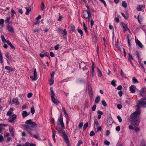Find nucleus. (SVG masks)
Returning a JSON list of instances; mask_svg holds the SVG:
<instances>
[{
  "label": "nucleus",
  "mask_w": 146,
  "mask_h": 146,
  "mask_svg": "<svg viewBox=\"0 0 146 146\" xmlns=\"http://www.w3.org/2000/svg\"><path fill=\"white\" fill-rule=\"evenodd\" d=\"M25 123L26 124L24 125L23 126L28 132L31 136L33 137L38 140H40V137L38 133H36L35 134L33 135L31 131L32 130H34L33 129L36 125V124L35 122L32 121L31 119L26 120Z\"/></svg>",
  "instance_id": "obj_1"
},
{
  "label": "nucleus",
  "mask_w": 146,
  "mask_h": 146,
  "mask_svg": "<svg viewBox=\"0 0 146 146\" xmlns=\"http://www.w3.org/2000/svg\"><path fill=\"white\" fill-rule=\"evenodd\" d=\"M141 106L143 107H146V98H142L140 100L138 101L137 103V109L139 110Z\"/></svg>",
  "instance_id": "obj_2"
},
{
  "label": "nucleus",
  "mask_w": 146,
  "mask_h": 146,
  "mask_svg": "<svg viewBox=\"0 0 146 146\" xmlns=\"http://www.w3.org/2000/svg\"><path fill=\"white\" fill-rule=\"evenodd\" d=\"M58 125H60L61 127H63L64 125L63 121V116L62 113H61L58 118L57 123Z\"/></svg>",
  "instance_id": "obj_3"
},
{
  "label": "nucleus",
  "mask_w": 146,
  "mask_h": 146,
  "mask_svg": "<svg viewBox=\"0 0 146 146\" xmlns=\"http://www.w3.org/2000/svg\"><path fill=\"white\" fill-rule=\"evenodd\" d=\"M17 118V116L15 114H13L12 115L9 116L8 119V121L12 123H14Z\"/></svg>",
  "instance_id": "obj_4"
},
{
  "label": "nucleus",
  "mask_w": 146,
  "mask_h": 146,
  "mask_svg": "<svg viewBox=\"0 0 146 146\" xmlns=\"http://www.w3.org/2000/svg\"><path fill=\"white\" fill-rule=\"evenodd\" d=\"M64 125L63 127H60L59 126L56 127V130L59 132V134L62 136L63 137H64Z\"/></svg>",
  "instance_id": "obj_5"
},
{
  "label": "nucleus",
  "mask_w": 146,
  "mask_h": 146,
  "mask_svg": "<svg viewBox=\"0 0 146 146\" xmlns=\"http://www.w3.org/2000/svg\"><path fill=\"white\" fill-rule=\"evenodd\" d=\"M121 26H122L123 28V30L124 32L127 31H130L129 29L127 27L128 25L127 24L124 23L123 22H121Z\"/></svg>",
  "instance_id": "obj_6"
},
{
  "label": "nucleus",
  "mask_w": 146,
  "mask_h": 146,
  "mask_svg": "<svg viewBox=\"0 0 146 146\" xmlns=\"http://www.w3.org/2000/svg\"><path fill=\"white\" fill-rule=\"evenodd\" d=\"M37 73L36 72V69L35 68L34 69V71L33 73V76H31L30 77V78L33 81H35L37 79Z\"/></svg>",
  "instance_id": "obj_7"
},
{
  "label": "nucleus",
  "mask_w": 146,
  "mask_h": 146,
  "mask_svg": "<svg viewBox=\"0 0 146 146\" xmlns=\"http://www.w3.org/2000/svg\"><path fill=\"white\" fill-rule=\"evenodd\" d=\"M64 141H65L67 146H70V141L68 136L64 132Z\"/></svg>",
  "instance_id": "obj_8"
},
{
  "label": "nucleus",
  "mask_w": 146,
  "mask_h": 146,
  "mask_svg": "<svg viewBox=\"0 0 146 146\" xmlns=\"http://www.w3.org/2000/svg\"><path fill=\"white\" fill-rule=\"evenodd\" d=\"M113 119L112 117H111V116H110V117H109V118H107V125L108 126H110L113 123Z\"/></svg>",
  "instance_id": "obj_9"
},
{
  "label": "nucleus",
  "mask_w": 146,
  "mask_h": 146,
  "mask_svg": "<svg viewBox=\"0 0 146 146\" xmlns=\"http://www.w3.org/2000/svg\"><path fill=\"white\" fill-rule=\"evenodd\" d=\"M136 119H131V124L132 125H138L139 124V121L138 120Z\"/></svg>",
  "instance_id": "obj_10"
},
{
  "label": "nucleus",
  "mask_w": 146,
  "mask_h": 146,
  "mask_svg": "<svg viewBox=\"0 0 146 146\" xmlns=\"http://www.w3.org/2000/svg\"><path fill=\"white\" fill-rule=\"evenodd\" d=\"M64 115L66 119V126H68V122L70 120L69 117L66 111L64 109Z\"/></svg>",
  "instance_id": "obj_11"
},
{
  "label": "nucleus",
  "mask_w": 146,
  "mask_h": 146,
  "mask_svg": "<svg viewBox=\"0 0 146 146\" xmlns=\"http://www.w3.org/2000/svg\"><path fill=\"white\" fill-rule=\"evenodd\" d=\"M128 55L129 56V57L128 58V60L130 64H131V65L133 66V64L132 62L131 61V60H133L134 59L132 55H131L130 53H128Z\"/></svg>",
  "instance_id": "obj_12"
},
{
  "label": "nucleus",
  "mask_w": 146,
  "mask_h": 146,
  "mask_svg": "<svg viewBox=\"0 0 146 146\" xmlns=\"http://www.w3.org/2000/svg\"><path fill=\"white\" fill-rule=\"evenodd\" d=\"M136 87L134 85H131L129 87V90L131 93H134L135 92V89Z\"/></svg>",
  "instance_id": "obj_13"
},
{
  "label": "nucleus",
  "mask_w": 146,
  "mask_h": 146,
  "mask_svg": "<svg viewBox=\"0 0 146 146\" xmlns=\"http://www.w3.org/2000/svg\"><path fill=\"white\" fill-rule=\"evenodd\" d=\"M12 101L13 103L16 105H17L20 104V102L17 98H13L12 100Z\"/></svg>",
  "instance_id": "obj_14"
},
{
  "label": "nucleus",
  "mask_w": 146,
  "mask_h": 146,
  "mask_svg": "<svg viewBox=\"0 0 146 146\" xmlns=\"http://www.w3.org/2000/svg\"><path fill=\"white\" fill-rule=\"evenodd\" d=\"M51 96V98L52 99V102L54 103V104L57 105L58 104V101L55 98L54 96Z\"/></svg>",
  "instance_id": "obj_15"
},
{
  "label": "nucleus",
  "mask_w": 146,
  "mask_h": 146,
  "mask_svg": "<svg viewBox=\"0 0 146 146\" xmlns=\"http://www.w3.org/2000/svg\"><path fill=\"white\" fill-rule=\"evenodd\" d=\"M135 42L138 45L139 47L140 48H142L143 47V45L142 44L141 42L138 39L137 40H135Z\"/></svg>",
  "instance_id": "obj_16"
},
{
  "label": "nucleus",
  "mask_w": 146,
  "mask_h": 146,
  "mask_svg": "<svg viewBox=\"0 0 146 146\" xmlns=\"http://www.w3.org/2000/svg\"><path fill=\"white\" fill-rule=\"evenodd\" d=\"M5 56L6 57V59L7 61V63H9V52H6L5 54Z\"/></svg>",
  "instance_id": "obj_17"
},
{
  "label": "nucleus",
  "mask_w": 146,
  "mask_h": 146,
  "mask_svg": "<svg viewBox=\"0 0 146 146\" xmlns=\"http://www.w3.org/2000/svg\"><path fill=\"white\" fill-rule=\"evenodd\" d=\"M13 110V108H10L9 110L7 111V115L9 116L12 115L11 114H13L12 111Z\"/></svg>",
  "instance_id": "obj_18"
},
{
  "label": "nucleus",
  "mask_w": 146,
  "mask_h": 146,
  "mask_svg": "<svg viewBox=\"0 0 146 146\" xmlns=\"http://www.w3.org/2000/svg\"><path fill=\"white\" fill-rule=\"evenodd\" d=\"M145 88V87L142 88L140 91V95L141 96H143L144 94H146V93L144 90V89Z\"/></svg>",
  "instance_id": "obj_19"
},
{
  "label": "nucleus",
  "mask_w": 146,
  "mask_h": 146,
  "mask_svg": "<svg viewBox=\"0 0 146 146\" xmlns=\"http://www.w3.org/2000/svg\"><path fill=\"white\" fill-rule=\"evenodd\" d=\"M30 113H28L26 111H23L22 115L23 117L24 118L28 115Z\"/></svg>",
  "instance_id": "obj_20"
},
{
  "label": "nucleus",
  "mask_w": 146,
  "mask_h": 146,
  "mask_svg": "<svg viewBox=\"0 0 146 146\" xmlns=\"http://www.w3.org/2000/svg\"><path fill=\"white\" fill-rule=\"evenodd\" d=\"M97 72L98 76L99 77H101L102 75L101 71L98 67H97Z\"/></svg>",
  "instance_id": "obj_21"
},
{
  "label": "nucleus",
  "mask_w": 146,
  "mask_h": 146,
  "mask_svg": "<svg viewBox=\"0 0 146 146\" xmlns=\"http://www.w3.org/2000/svg\"><path fill=\"white\" fill-rule=\"evenodd\" d=\"M7 28L8 30L11 32H13V27L11 26H10L9 25H8L7 26Z\"/></svg>",
  "instance_id": "obj_22"
},
{
  "label": "nucleus",
  "mask_w": 146,
  "mask_h": 146,
  "mask_svg": "<svg viewBox=\"0 0 146 146\" xmlns=\"http://www.w3.org/2000/svg\"><path fill=\"white\" fill-rule=\"evenodd\" d=\"M86 82V80L82 78H80L78 80V82L80 84H84Z\"/></svg>",
  "instance_id": "obj_23"
},
{
  "label": "nucleus",
  "mask_w": 146,
  "mask_h": 146,
  "mask_svg": "<svg viewBox=\"0 0 146 146\" xmlns=\"http://www.w3.org/2000/svg\"><path fill=\"white\" fill-rule=\"evenodd\" d=\"M143 7H144L143 5H138L137 10L138 11H141L143 10L142 8Z\"/></svg>",
  "instance_id": "obj_24"
},
{
  "label": "nucleus",
  "mask_w": 146,
  "mask_h": 146,
  "mask_svg": "<svg viewBox=\"0 0 146 146\" xmlns=\"http://www.w3.org/2000/svg\"><path fill=\"white\" fill-rule=\"evenodd\" d=\"M100 100V97L99 96H98L95 99L94 102L96 104L98 103Z\"/></svg>",
  "instance_id": "obj_25"
},
{
  "label": "nucleus",
  "mask_w": 146,
  "mask_h": 146,
  "mask_svg": "<svg viewBox=\"0 0 146 146\" xmlns=\"http://www.w3.org/2000/svg\"><path fill=\"white\" fill-rule=\"evenodd\" d=\"M94 68H92L90 71L91 73V76L93 77L94 76V74L95 73L94 70Z\"/></svg>",
  "instance_id": "obj_26"
},
{
  "label": "nucleus",
  "mask_w": 146,
  "mask_h": 146,
  "mask_svg": "<svg viewBox=\"0 0 146 146\" xmlns=\"http://www.w3.org/2000/svg\"><path fill=\"white\" fill-rule=\"evenodd\" d=\"M56 134V131L54 130L52 131V137L54 141V143L56 142V140L55 139V134Z\"/></svg>",
  "instance_id": "obj_27"
},
{
  "label": "nucleus",
  "mask_w": 146,
  "mask_h": 146,
  "mask_svg": "<svg viewBox=\"0 0 146 146\" xmlns=\"http://www.w3.org/2000/svg\"><path fill=\"white\" fill-rule=\"evenodd\" d=\"M83 27L84 30L85 31L86 34H88V32L87 30L88 28L86 27L85 24L84 22H83Z\"/></svg>",
  "instance_id": "obj_28"
},
{
  "label": "nucleus",
  "mask_w": 146,
  "mask_h": 146,
  "mask_svg": "<svg viewBox=\"0 0 146 146\" xmlns=\"http://www.w3.org/2000/svg\"><path fill=\"white\" fill-rule=\"evenodd\" d=\"M122 5L124 8H126L127 6V4L126 2L125 1H123L122 2Z\"/></svg>",
  "instance_id": "obj_29"
},
{
  "label": "nucleus",
  "mask_w": 146,
  "mask_h": 146,
  "mask_svg": "<svg viewBox=\"0 0 146 146\" xmlns=\"http://www.w3.org/2000/svg\"><path fill=\"white\" fill-rule=\"evenodd\" d=\"M25 9L26 10L27 12L25 13V14L26 15H28L29 12L31 11V8L30 7H25Z\"/></svg>",
  "instance_id": "obj_30"
},
{
  "label": "nucleus",
  "mask_w": 146,
  "mask_h": 146,
  "mask_svg": "<svg viewBox=\"0 0 146 146\" xmlns=\"http://www.w3.org/2000/svg\"><path fill=\"white\" fill-rule=\"evenodd\" d=\"M137 116V115L135 113L133 114V113L131 115V119H136Z\"/></svg>",
  "instance_id": "obj_31"
},
{
  "label": "nucleus",
  "mask_w": 146,
  "mask_h": 146,
  "mask_svg": "<svg viewBox=\"0 0 146 146\" xmlns=\"http://www.w3.org/2000/svg\"><path fill=\"white\" fill-rule=\"evenodd\" d=\"M86 13H87V14L88 15V16L87 17H86V19H88V21H89L90 18L91 16V12L90 11Z\"/></svg>",
  "instance_id": "obj_32"
},
{
  "label": "nucleus",
  "mask_w": 146,
  "mask_h": 146,
  "mask_svg": "<svg viewBox=\"0 0 146 146\" xmlns=\"http://www.w3.org/2000/svg\"><path fill=\"white\" fill-rule=\"evenodd\" d=\"M5 68L7 70H9V72L13 71V69L11 68L10 67L8 66H5Z\"/></svg>",
  "instance_id": "obj_33"
},
{
  "label": "nucleus",
  "mask_w": 146,
  "mask_h": 146,
  "mask_svg": "<svg viewBox=\"0 0 146 146\" xmlns=\"http://www.w3.org/2000/svg\"><path fill=\"white\" fill-rule=\"evenodd\" d=\"M31 111L32 114H33L35 113V110L34 109V107L33 106H31Z\"/></svg>",
  "instance_id": "obj_34"
},
{
  "label": "nucleus",
  "mask_w": 146,
  "mask_h": 146,
  "mask_svg": "<svg viewBox=\"0 0 146 146\" xmlns=\"http://www.w3.org/2000/svg\"><path fill=\"white\" fill-rule=\"evenodd\" d=\"M0 62L2 65H3V56L2 54L0 55Z\"/></svg>",
  "instance_id": "obj_35"
},
{
  "label": "nucleus",
  "mask_w": 146,
  "mask_h": 146,
  "mask_svg": "<svg viewBox=\"0 0 146 146\" xmlns=\"http://www.w3.org/2000/svg\"><path fill=\"white\" fill-rule=\"evenodd\" d=\"M132 81L134 83H139V82H138L137 79L136 78H135V77H133Z\"/></svg>",
  "instance_id": "obj_36"
},
{
  "label": "nucleus",
  "mask_w": 146,
  "mask_h": 146,
  "mask_svg": "<svg viewBox=\"0 0 146 146\" xmlns=\"http://www.w3.org/2000/svg\"><path fill=\"white\" fill-rule=\"evenodd\" d=\"M70 29H71V31L72 32H75V31H76L75 30V26L74 25H72V26H71Z\"/></svg>",
  "instance_id": "obj_37"
},
{
  "label": "nucleus",
  "mask_w": 146,
  "mask_h": 146,
  "mask_svg": "<svg viewBox=\"0 0 146 146\" xmlns=\"http://www.w3.org/2000/svg\"><path fill=\"white\" fill-rule=\"evenodd\" d=\"M94 128H95V125H96L97 126H98L99 125V123L98 122L97 120L96 119H95L94 120Z\"/></svg>",
  "instance_id": "obj_38"
},
{
  "label": "nucleus",
  "mask_w": 146,
  "mask_h": 146,
  "mask_svg": "<svg viewBox=\"0 0 146 146\" xmlns=\"http://www.w3.org/2000/svg\"><path fill=\"white\" fill-rule=\"evenodd\" d=\"M88 122H86V123H85L84 125L83 126V130H85L88 127Z\"/></svg>",
  "instance_id": "obj_39"
},
{
  "label": "nucleus",
  "mask_w": 146,
  "mask_h": 146,
  "mask_svg": "<svg viewBox=\"0 0 146 146\" xmlns=\"http://www.w3.org/2000/svg\"><path fill=\"white\" fill-rule=\"evenodd\" d=\"M1 39L2 41L4 43L6 42L7 40L5 38V37H4L3 35H1Z\"/></svg>",
  "instance_id": "obj_40"
},
{
  "label": "nucleus",
  "mask_w": 146,
  "mask_h": 146,
  "mask_svg": "<svg viewBox=\"0 0 146 146\" xmlns=\"http://www.w3.org/2000/svg\"><path fill=\"white\" fill-rule=\"evenodd\" d=\"M116 81L115 80H113L111 82V84L113 86H116Z\"/></svg>",
  "instance_id": "obj_41"
},
{
  "label": "nucleus",
  "mask_w": 146,
  "mask_h": 146,
  "mask_svg": "<svg viewBox=\"0 0 146 146\" xmlns=\"http://www.w3.org/2000/svg\"><path fill=\"white\" fill-rule=\"evenodd\" d=\"M101 103L104 107H106L107 106V103L104 100H103L102 101Z\"/></svg>",
  "instance_id": "obj_42"
},
{
  "label": "nucleus",
  "mask_w": 146,
  "mask_h": 146,
  "mask_svg": "<svg viewBox=\"0 0 146 146\" xmlns=\"http://www.w3.org/2000/svg\"><path fill=\"white\" fill-rule=\"evenodd\" d=\"M104 143L105 145L108 146L109 145L110 143V142L109 141H108L107 140H105L104 141Z\"/></svg>",
  "instance_id": "obj_43"
},
{
  "label": "nucleus",
  "mask_w": 146,
  "mask_h": 146,
  "mask_svg": "<svg viewBox=\"0 0 146 146\" xmlns=\"http://www.w3.org/2000/svg\"><path fill=\"white\" fill-rule=\"evenodd\" d=\"M86 6L87 8V10H85L84 11L86 12H90V9L89 6L88 5H87L86 4Z\"/></svg>",
  "instance_id": "obj_44"
},
{
  "label": "nucleus",
  "mask_w": 146,
  "mask_h": 146,
  "mask_svg": "<svg viewBox=\"0 0 146 146\" xmlns=\"http://www.w3.org/2000/svg\"><path fill=\"white\" fill-rule=\"evenodd\" d=\"M78 32L80 34L81 36H82L83 34V33L82 30L78 28L77 29Z\"/></svg>",
  "instance_id": "obj_45"
},
{
  "label": "nucleus",
  "mask_w": 146,
  "mask_h": 146,
  "mask_svg": "<svg viewBox=\"0 0 146 146\" xmlns=\"http://www.w3.org/2000/svg\"><path fill=\"white\" fill-rule=\"evenodd\" d=\"M58 32L60 34H63L64 33V31L62 30L61 29H58Z\"/></svg>",
  "instance_id": "obj_46"
},
{
  "label": "nucleus",
  "mask_w": 146,
  "mask_h": 146,
  "mask_svg": "<svg viewBox=\"0 0 146 146\" xmlns=\"http://www.w3.org/2000/svg\"><path fill=\"white\" fill-rule=\"evenodd\" d=\"M50 91L51 93V96H55V95L54 93V91H53V89L51 88H50Z\"/></svg>",
  "instance_id": "obj_47"
},
{
  "label": "nucleus",
  "mask_w": 146,
  "mask_h": 146,
  "mask_svg": "<svg viewBox=\"0 0 146 146\" xmlns=\"http://www.w3.org/2000/svg\"><path fill=\"white\" fill-rule=\"evenodd\" d=\"M41 9L42 10H43L44 9V3L42 2L41 5Z\"/></svg>",
  "instance_id": "obj_48"
},
{
  "label": "nucleus",
  "mask_w": 146,
  "mask_h": 146,
  "mask_svg": "<svg viewBox=\"0 0 146 146\" xmlns=\"http://www.w3.org/2000/svg\"><path fill=\"white\" fill-rule=\"evenodd\" d=\"M117 118L118 119L119 121L120 122H122V119H121V117L119 115H118L117 116Z\"/></svg>",
  "instance_id": "obj_49"
},
{
  "label": "nucleus",
  "mask_w": 146,
  "mask_h": 146,
  "mask_svg": "<svg viewBox=\"0 0 146 146\" xmlns=\"http://www.w3.org/2000/svg\"><path fill=\"white\" fill-rule=\"evenodd\" d=\"M140 113V111L138 110H136L135 112H133V114L135 113L137 115H139Z\"/></svg>",
  "instance_id": "obj_50"
},
{
  "label": "nucleus",
  "mask_w": 146,
  "mask_h": 146,
  "mask_svg": "<svg viewBox=\"0 0 146 146\" xmlns=\"http://www.w3.org/2000/svg\"><path fill=\"white\" fill-rule=\"evenodd\" d=\"M117 108L119 109H120L122 108V105L120 104H117Z\"/></svg>",
  "instance_id": "obj_51"
},
{
  "label": "nucleus",
  "mask_w": 146,
  "mask_h": 146,
  "mask_svg": "<svg viewBox=\"0 0 146 146\" xmlns=\"http://www.w3.org/2000/svg\"><path fill=\"white\" fill-rule=\"evenodd\" d=\"M95 134V133L94 131H92L90 132V136H93Z\"/></svg>",
  "instance_id": "obj_52"
},
{
  "label": "nucleus",
  "mask_w": 146,
  "mask_h": 146,
  "mask_svg": "<svg viewBox=\"0 0 146 146\" xmlns=\"http://www.w3.org/2000/svg\"><path fill=\"white\" fill-rule=\"evenodd\" d=\"M83 125V123L82 122L80 123L78 125L79 128L80 129H81V128L82 127Z\"/></svg>",
  "instance_id": "obj_53"
},
{
  "label": "nucleus",
  "mask_w": 146,
  "mask_h": 146,
  "mask_svg": "<svg viewBox=\"0 0 146 146\" xmlns=\"http://www.w3.org/2000/svg\"><path fill=\"white\" fill-rule=\"evenodd\" d=\"M87 13L86 12L84 11H84L83 13V16L84 18L85 19H86V17H87L86 16V13Z\"/></svg>",
  "instance_id": "obj_54"
},
{
  "label": "nucleus",
  "mask_w": 146,
  "mask_h": 146,
  "mask_svg": "<svg viewBox=\"0 0 146 146\" xmlns=\"http://www.w3.org/2000/svg\"><path fill=\"white\" fill-rule=\"evenodd\" d=\"M110 131L109 130H107L106 131V136H108L110 134Z\"/></svg>",
  "instance_id": "obj_55"
},
{
  "label": "nucleus",
  "mask_w": 146,
  "mask_h": 146,
  "mask_svg": "<svg viewBox=\"0 0 146 146\" xmlns=\"http://www.w3.org/2000/svg\"><path fill=\"white\" fill-rule=\"evenodd\" d=\"M118 94L119 95V96L121 97L123 94V92L122 91H121V90L119 91L118 92Z\"/></svg>",
  "instance_id": "obj_56"
},
{
  "label": "nucleus",
  "mask_w": 146,
  "mask_h": 146,
  "mask_svg": "<svg viewBox=\"0 0 146 146\" xmlns=\"http://www.w3.org/2000/svg\"><path fill=\"white\" fill-rule=\"evenodd\" d=\"M96 108V104H94L92 108V110L93 111H94L95 110Z\"/></svg>",
  "instance_id": "obj_57"
},
{
  "label": "nucleus",
  "mask_w": 146,
  "mask_h": 146,
  "mask_svg": "<svg viewBox=\"0 0 146 146\" xmlns=\"http://www.w3.org/2000/svg\"><path fill=\"white\" fill-rule=\"evenodd\" d=\"M88 94L91 95L90 98L92 97V96L93 95V91H88Z\"/></svg>",
  "instance_id": "obj_58"
},
{
  "label": "nucleus",
  "mask_w": 146,
  "mask_h": 146,
  "mask_svg": "<svg viewBox=\"0 0 146 146\" xmlns=\"http://www.w3.org/2000/svg\"><path fill=\"white\" fill-rule=\"evenodd\" d=\"M115 130L116 131L118 132L120 130V127L119 126H117L116 127Z\"/></svg>",
  "instance_id": "obj_59"
},
{
  "label": "nucleus",
  "mask_w": 146,
  "mask_h": 146,
  "mask_svg": "<svg viewBox=\"0 0 146 146\" xmlns=\"http://www.w3.org/2000/svg\"><path fill=\"white\" fill-rule=\"evenodd\" d=\"M3 140V136L0 135V143L2 142Z\"/></svg>",
  "instance_id": "obj_60"
},
{
  "label": "nucleus",
  "mask_w": 146,
  "mask_h": 146,
  "mask_svg": "<svg viewBox=\"0 0 146 146\" xmlns=\"http://www.w3.org/2000/svg\"><path fill=\"white\" fill-rule=\"evenodd\" d=\"M114 20L117 23H118L119 22V19L117 17H115V18Z\"/></svg>",
  "instance_id": "obj_61"
},
{
  "label": "nucleus",
  "mask_w": 146,
  "mask_h": 146,
  "mask_svg": "<svg viewBox=\"0 0 146 146\" xmlns=\"http://www.w3.org/2000/svg\"><path fill=\"white\" fill-rule=\"evenodd\" d=\"M121 15L125 19H128V17H127L123 13H121Z\"/></svg>",
  "instance_id": "obj_62"
},
{
  "label": "nucleus",
  "mask_w": 146,
  "mask_h": 146,
  "mask_svg": "<svg viewBox=\"0 0 146 146\" xmlns=\"http://www.w3.org/2000/svg\"><path fill=\"white\" fill-rule=\"evenodd\" d=\"M97 113L98 114H99V115H103V112L100 110L97 111Z\"/></svg>",
  "instance_id": "obj_63"
},
{
  "label": "nucleus",
  "mask_w": 146,
  "mask_h": 146,
  "mask_svg": "<svg viewBox=\"0 0 146 146\" xmlns=\"http://www.w3.org/2000/svg\"><path fill=\"white\" fill-rule=\"evenodd\" d=\"M23 146H30V143L29 142H26Z\"/></svg>",
  "instance_id": "obj_64"
}]
</instances>
